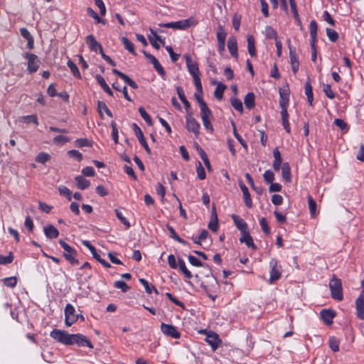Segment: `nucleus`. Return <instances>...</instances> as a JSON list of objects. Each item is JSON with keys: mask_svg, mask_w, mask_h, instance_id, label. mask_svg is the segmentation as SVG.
Here are the masks:
<instances>
[{"mask_svg": "<svg viewBox=\"0 0 364 364\" xmlns=\"http://www.w3.org/2000/svg\"><path fill=\"white\" fill-rule=\"evenodd\" d=\"M115 213H116V216L117 218L120 220V222L124 225L127 228H129L130 227V223L123 216L122 212L118 210V209H115Z\"/></svg>", "mask_w": 364, "mask_h": 364, "instance_id": "69168bd1", "label": "nucleus"}, {"mask_svg": "<svg viewBox=\"0 0 364 364\" xmlns=\"http://www.w3.org/2000/svg\"><path fill=\"white\" fill-rule=\"evenodd\" d=\"M142 53L144 56L152 63L154 68L157 71V73L161 77H164L166 75V72L160 64L159 61L153 55L147 53L146 50H142Z\"/></svg>", "mask_w": 364, "mask_h": 364, "instance_id": "4468645a", "label": "nucleus"}, {"mask_svg": "<svg viewBox=\"0 0 364 364\" xmlns=\"http://www.w3.org/2000/svg\"><path fill=\"white\" fill-rule=\"evenodd\" d=\"M75 144L76 146L79 148H82L84 146L92 147V141L86 138H80L75 141Z\"/></svg>", "mask_w": 364, "mask_h": 364, "instance_id": "79ce46f5", "label": "nucleus"}, {"mask_svg": "<svg viewBox=\"0 0 364 364\" xmlns=\"http://www.w3.org/2000/svg\"><path fill=\"white\" fill-rule=\"evenodd\" d=\"M232 125L233 127V134L235 137L237 139V141L240 143V144L245 148L247 149V144L245 141L242 138V136L237 133L236 127L234 122H232Z\"/></svg>", "mask_w": 364, "mask_h": 364, "instance_id": "052dcab7", "label": "nucleus"}, {"mask_svg": "<svg viewBox=\"0 0 364 364\" xmlns=\"http://www.w3.org/2000/svg\"><path fill=\"white\" fill-rule=\"evenodd\" d=\"M282 176L286 182L290 183L291 181V168L289 163L287 162L282 164Z\"/></svg>", "mask_w": 364, "mask_h": 364, "instance_id": "bb28decb", "label": "nucleus"}, {"mask_svg": "<svg viewBox=\"0 0 364 364\" xmlns=\"http://www.w3.org/2000/svg\"><path fill=\"white\" fill-rule=\"evenodd\" d=\"M68 67L70 68L73 75L78 79L81 78L80 73L77 67V65L70 60H69L67 63Z\"/></svg>", "mask_w": 364, "mask_h": 364, "instance_id": "49530a36", "label": "nucleus"}, {"mask_svg": "<svg viewBox=\"0 0 364 364\" xmlns=\"http://www.w3.org/2000/svg\"><path fill=\"white\" fill-rule=\"evenodd\" d=\"M122 42L123 43L124 48L132 54L136 55V53L134 50V44L126 37L122 38Z\"/></svg>", "mask_w": 364, "mask_h": 364, "instance_id": "ea45409f", "label": "nucleus"}, {"mask_svg": "<svg viewBox=\"0 0 364 364\" xmlns=\"http://www.w3.org/2000/svg\"><path fill=\"white\" fill-rule=\"evenodd\" d=\"M200 124L193 118L191 114H188L186 118V128L188 132L194 134L198 137L200 134Z\"/></svg>", "mask_w": 364, "mask_h": 364, "instance_id": "9d476101", "label": "nucleus"}, {"mask_svg": "<svg viewBox=\"0 0 364 364\" xmlns=\"http://www.w3.org/2000/svg\"><path fill=\"white\" fill-rule=\"evenodd\" d=\"M326 35L331 42H336L338 39V33L333 29L326 28Z\"/></svg>", "mask_w": 364, "mask_h": 364, "instance_id": "603ef678", "label": "nucleus"}, {"mask_svg": "<svg viewBox=\"0 0 364 364\" xmlns=\"http://www.w3.org/2000/svg\"><path fill=\"white\" fill-rule=\"evenodd\" d=\"M196 172H197V176L200 180H204L205 178V177H206L205 171L200 161L198 162V164L196 166Z\"/></svg>", "mask_w": 364, "mask_h": 364, "instance_id": "5fc2aeb1", "label": "nucleus"}, {"mask_svg": "<svg viewBox=\"0 0 364 364\" xmlns=\"http://www.w3.org/2000/svg\"><path fill=\"white\" fill-rule=\"evenodd\" d=\"M239 186L241 189V191L242 192L246 206L249 208H251L252 207V202L247 187L244 184L242 181H239Z\"/></svg>", "mask_w": 364, "mask_h": 364, "instance_id": "6ab92c4d", "label": "nucleus"}, {"mask_svg": "<svg viewBox=\"0 0 364 364\" xmlns=\"http://www.w3.org/2000/svg\"><path fill=\"white\" fill-rule=\"evenodd\" d=\"M167 229L169 231V233H170V237L173 239H174L176 241L178 242L179 243L182 244V245H186L187 244V242L186 240H184L183 239H182L181 237H180L176 232L175 230L173 229V228L169 225H167Z\"/></svg>", "mask_w": 364, "mask_h": 364, "instance_id": "4c0bfd02", "label": "nucleus"}, {"mask_svg": "<svg viewBox=\"0 0 364 364\" xmlns=\"http://www.w3.org/2000/svg\"><path fill=\"white\" fill-rule=\"evenodd\" d=\"M110 125H111V127H112V139L114 140L115 144H118V142H119L118 141L119 136H118V129H117V124H116V123L114 121H112L111 123H110Z\"/></svg>", "mask_w": 364, "mask_h": 364, "instance_id": "bf43d9fd", "label": "nucleus"}, {"mask_svg": "<svg viewBox=\"0 0 364 364\" xmlns=\"http://www.w3.org/2000/svg\"><path fill=\"white\" fill-rule=\"evenodd\" d=\"M228 48L232 57L238 58L237 43L235 36H230L228 41Z\"/></svg>", "mask_w": 364, "mask_h": 364, "instance_id": "a211bd4d", "label": "nucleus"}, {"mask_svg": "<svg viewBox=\"0 0 364 364\" xmlns=\"http://www.w3.org/2000/svg\"><path fill=\"white\" fill-rule=\"evenodd\" d=\"M97 111L99 112V115H100V118L102 119H104V115H103V112H102L103 111L107 114V115L108 117H113L112 112L107 107L106 104L104 102H102L100 100L97 102Z\"/></svg>", "mask_w": 364, "mask_h": 364, "instance_id": "cd10ccee", "label": "nucleus"}, {"mask_svg": "<svg viewBox=\"0 0 364 364\" xmlns=\"http://www.w3.org/2000/svg\"><path fill=\"white\" fill-rule=\"evenodd\" d=\"M200 116L201 119H210L213 117V114L205 101L200 102Z\"/></svg>", "mask_w": 364, "mask_h": 364, "instance_id": "c756f323", "label": "nucleus"}, {"mask_svg": "<svg viewBox=\"0 0 364 364\" xmlns=\"http://www.w3.org/2000/svg\"><path fill=\"white\" fill-rule=\"evenodd\" d=\"M14 260V255L11 252H9V255L3 256L0 255V264H11Z\"/></svg>", "mask_w": 364, "mask_h": 364, "instance_id": "680f3d73", "label": "nucleus"}, {"mask_svg": "<svg viewBox=\"0 0 364 364\" xmlns=\"http://www.w3.org/2000/svg\"><path fill=\"white\" fill-rule=\"evenodd\" d=\"M112 73L114 74H115L116 75H117L118 77H119L122 80H123L127 85H129L133 89L138 88L137 84L126 74L122 73L121 71H119L117 69H112Z\"/></svg>", "mask_w": 364, "mask_h": 364, "instance_id": "aec40b11", "label": "nucleus"}, {"mask_svg": "<svg viewBox=\"0 0 364 364\" xmlns=\"http://www.w3.org/2000/svg\"><path fill=\"white\" fill-rule=\"evenodd\" d=\"M78 319V314H75L74 306L67 304L65 307V323L67 326H70Z\"/></svg>", "mask_w": 364, "mask_h": 364, "instance_id": "1a4fd4ad", "label": "nucleus"}, {"mask_svg": "<svg viewBox=\"0 0 364 364\" xmlns=\"http://www.w3.org/2000/svg\"><path fill=\"white\" fill-rule=\"evenodd\" d=\"M289 90H279V107L281 108V116L282 125L287 133L291 132L290 125L289 123V114L287 107L289 105Z\"/></svg>", "mask_w": 364, "mask_h": 364, "instance_id": "f03ea898", "label": "nucleus"}, {"mask_svg": "<svg viewBox=\"0 0 364 364\" xmlns=\"http://www.w3.org/2000/svg\"><path fill=\"white\" fill-rule=\"evenodd\" d=\"M67 154L70 157L75 159L77 161L82 160V154L77 150L72 149L68 151Z\"/></svg>", "mask_w": 364, "mask_h": 364, "instance_id": "e2e57ef3", "label": "nucleus"}, {"mask_svg": "<svg viewBox=\"0 0 364 364\" xmlns=\"http://www.w3.org/2000/svg\"><path fill=\"white\" fill-rule=\"evenodd\" d=\"M240 242L241 243H245L247 247H252L253 250H257V246L253 242V239L248 230L242 233V237L240 238Z\"/></svg>", "mask_w": 364, "mask_h": 364, "instance_id": "393cba45", "label": "nucleus"}, {"mask_svg": "<svg viewBox=\"0 0 364 364\" xmlns=\"http://www.w3.org/2000/svg\"><path fill=\"white\" fill-rule=\"evenodd\" d=\"M265 36L267 38H274L275 41L279 40L277 31L270 26L265 27Z\"/></svg>", "mask_w": 364, "mask_h": 364, "instance_id": "a19ab883", "label": "nucleus"}, {"mask_svg": "<svg viewBox=\"0 0 364 364\" xmlns=\"http://www.w3.org/2000/svg\"><path fill=\"white\" fill-rule=\"evenodd\" d=\"M329 289L331 296L334 300L341 301L343 299L341 279L338 278L335 274H333L329 282Z\"/></svg>", "mask_w": 364, "mask_h": 364, "instance_id": "20e7f679", "label": "nucleus"}, {"mask_svg": "<svg viewBox=\"0 0 364 364\" xmlns=\"http://www.w3.org/2000/svg\"><path fill=\"white\" fill-rule=\"evenodd\" d=\"M227 36V33L223 28V26L219 25L217 31L216 38L218 43H225Z\"/></svg>", "mask_w": 364, "mask_h": 364, "instance_id": "58836bf2", "label": "nucleus"}, {"mask_svg": "<svg viewBox=\"0 0 364 364\" xmlns=\"http://www.w3.org/2000/svg\"><path fill=\"white\" fill-rule=\"evenodd\" d=\"M59 244L65 250L63 253L65 259L73 265L78 264L79 261L75 258L77 255V251L63 240H59Z\"/></svg>", "mask_w": 364, "mask_h": 364, "instance_id": "423d86ee", "label": "nucleus"}, {"mask_svg": "<svg viewBox=\"0 0 364 364\" xmlns=\"http://www.w3.org/2000/svg\"><path fill=\"white\" fill-rule=\"evenodd\" d=\"M244 103L247 109H253L255 106V94L253 92H248L244 98Z\"/></svg>", "mask_w": 364, "mask_h": 364, "instance_id": "c85d7f7f", "label": "nucleus"}, {"mask_svg": "<svg viewBox=\"0 0 364 364\" xmlns=\"http://www.w3.org/2000/svg\"><path fill=\"white\" fill-rule=\"evenodd\" d=\"M16 284L17 278L16 277H7L4 279V284L10 288L15 287Z\"/></svg>", "mask_w": 364, "mask_h": 364, "instance_id": "13d9d810", "label": "nucleus"}, {"mask_svg": "<svg viewBox=\"0 0 364 364\" xmlns=\"http://www.w3.org/2000/svg\"><path fill=\"white\" fill-rule=\"evenodd\" d=\"M323 91L324 92L326 97L331 100L334 99L336 97L335 93L331 90V87L328 84H323Z\"/></svg>", "mask_w": 364, "mask_h": 364, "instance_id": "6e6d98bb", "label": "nucleus"}, {"mask_svg": "<svg viewBox=\"0 0 364 364\" xmlns=\"http://www.w3.org/2000/svg\"><path fill=\"white\" fill-rule=\"evenodd\" d=\"M305 94L307 97L308 102L309 103L310 106L313 105V100H314V95H313V89L311 87V85L310 83L309 78L305 83Z\"/></svg>", "mask_w": 364, "mask_h": 364, "instance_id": "f704fd0d", "label": "nucleus"}, {"mask_svg": "<svg viewBox=\"0 0 364 364\" xmlns=\"http://www.w3.org/2000/svg\"><path fill=\"white\" fill-rule=\"evenodd\" d=\"M288 48L289 50V58L291 70L294 74H296L299 70V61L296 53L295 48L291 46L290 40H288Z\"/></svg>", "mask_w": 364, "mask_h": 364, "instance_id": "ddd939ff", "label": "nucleus"}, {"mask_svg": "<svg viewBox=\"0 0 364 364\" xmlns=\"http://www.w3.org/2000/svg\"><path fill=\"white\" fill-rule=\"evenodd\" d=\"M232 219L233 220L235 226L241 232V233L248 230L247 223L243 219L240 218L238 215L233 214L232 215Z\"/></svg>", "mask_w": 364, "mask_h": 364, "instance_id": "412c9836", "label": "nucleus"}, {"mask_svg": "<svg viewBox=\"0 0 364 364\" xmlns=\"http://www.w3.org/2000/svg\"><path fill=\"white\" fill-rule=\"evenodd\" d=\"M270 269V277L269 283L272 284L276 281L279 280L282 276V267L279 264L278 261L272 258L269 262Z\"/></svg>", "mask_w": 364, "mask_h": 364, "instance_id": "6e6552de", "label": "nucleus"}, {"mask_svg": "<svg viewBox=\"0 0 364 364\" xmlns=\"http://www.w3.org/2000/svg\"><path fill=\"white\" fill-rule=\"evenodd\" d=\"M183 57L186 59L188 70L193 78L197 92L203 94V87L200 78V71L198 63L196 61H193L191 57L188 54H185Z\"/></svg>", "mask_w": 364, "mask_h": 364, "instance_id": "7ed1b4c3", "label": "nucleus"}, {"mask_svg": "<svg viewBox=\"0 0 364 364\" xmlns=\"http://www.w3.org/2000/svg\"><path fill=\"white\" fill-rule=\"evenodd\" d=\"M114 287L116 289H121V291L124 293L127 292L130 289V287L124 281L122 280L114 282Z\"/></svg>", "mask_w": 364, "mask_h": 364, "instance_id": "864d4df0", "label": "nucleus"}, {"mask_svg": "<svg viewBox=\"0 0 364 364\" xmlns=\"http://www.w3.org/2000/svg\"><path fill=\"white\" fill-rule=\"evenodd\" d=\"M321 318L323 320V323L326 325H331L333 323V320L336 316V312L331 309H323L320 312Z\"/></svg>", "mask_w": 364, "mask_h": 364, "instance_id": "dca6fc26", "label": "nucleus"}, {"mask_svg": "<svg viewBox=\"0 0 364 364\" xmlns=\"http://www.w3.org/2000/svg\"><path fill=\"white\" fill-rule=\"evenodd\" d=\"M247 49L248 53L251 57H255L257 55L256 48H255V38L252 35H249L247 36Z\"/></svg>", "mask_w": 364, "mask_h": 364, "instance_id": "72a5a7b5", "label": "nucleus"}, {"mask_svg": "<svg viewBox=\"0 0 364 364\" xmlns=\"http://www.w3.org/2000/svg\"><path fill=\"white\" fill-rule=\"evenodd\" d=\"M289 5H290L291 11V13H292V15L295 20L296 23L298 26H301L302 23H301V21L299 14L298 13L296 1L293 2V3H289Z\"/></svg>", "mask_w": 364, "mask_h": 364, "instance_id": "c9c22d12", "label": "nucleus"}, {"mask_svg": "<svg viewBox=\"0 0 364 364\" xmlns=\"http://www.w3.org/2000/svg\"><path fill=\"white\" fill-rule=\"evenodd\" d=\"M50 158V154L45 152H40L36 157V161L44 164L46 162L48 161Z\"/></svg>", "mask_w": 364, "mask_h": 364, "instance_id": "09e8293b", "label": "nucleus"}, {"mask_svg": "<svg viewBox=\"0 0 364 364\" xmlns=\"http://www.w3.org/2000/svg\"><path fill=\"white\" fill-rule=\"evenodd\" d=\"M132 129L140 144L144 147L147 154H151V149L148 146V144L140 127L136 123H133Z\"/></svg>", "mask_w": 364, "mask_h": 364, "instance_id": "f8f14e48", "label": "nucleus"}, {"mask_svg": "<svg viewBox=\"0 0 364 364\" xmlns=\"http://www.w3.org/2000/svg\"><path fill=\"white\" fill-rule=\"evenodd\" d=\"M139 282L144 286V289H145V291L147 294H150L152 291V289L154 290V291L155 292V294H159V291L158 290L156 289L155 287H152V288H151L149 287V282L145 279H143V278H140L139 279Z\"/></svg>", "mask_w": 364, "mask_h": 364, "instance_id": "8fccbe9b", "label": "nucleus"}, {"mask_svg": "<svg viewBox=\"0 0 364 364\" xmlns=\"http://www.w3.org/2000/svg\"><path fill=\"white\" fill-rule=\"evenodd\" d=\"M273 156H274V162L272 164L273 168L276 171H279L281 168L282 159L281 156V153L279 151L278 148H274L273 150Z\"/></svg>", "mask_w": 364, "mask_h": 364, "instance_id": "a878e982", "label": "nucleus"}, {"mask_svg": "<svg viewBox=\"0 0 364 364\" xmlns=\"http://www.w3.org/2000/svg\"><path fill=\"white\" fill-rule=\"evenodd\" d=\"M259 224H260L262 231L265 234L269 235L270 234V228H269L268 223H267V220L264 218H262L259 220Z\"/></svg>", "mask_w": 364, "mask_h": 364, "instance_id": "774afa93", "label": "nucleus"}, {"mask_svg": "<svg viewBox=\"0 0 364 364\" xmlns=\"http://www.w3.org/2000/svg\"><path fill=\"white\" fill-rule=\"evenodd\" d=\"M231 105L239 112L241 114L243 113V106L242 101L237 98L232 97L230 99Z\"/></svg>", "mask_w": 364, "mask_h": 364, "instance_id": "a18cd8bd", "label": "nucleus"}, {"mask_svg": "<svg viewBox=\"0 0 364 364\" xmlns=\"http://www.w3.org/2000/svg\"><path fill=\"white\" fill-rule=\"evenodd\" d=\"M23 58L28 60L27 70L29 73H36L39 68L41 61L38 57L33 53H26Z\"/></svg>", "mask_w": 364, "mask_h": 364, "instance_id": "0eeeda50", "label": "nucleus"}, {"mask_svg": "<svg viewBox=\"0 0 364 364\" xmlns=\"http://www.w3.org/2000/svg\"><path fill=\"white\" fill-rule=\"evenodd\" d=\"M139 112L144 120L147 123L149 126H152L153 122L150 115L146 112L143 107H139Z\"/></svg>", "mask_w": 364, "mask_h": 364, "instance_id": "de8ad7c7", "label": "nucleus"}, {"mask_svg": "<svg viewBox=\"0 0 364 364\" xmlns=\"http://www.w3.org/2000/svg\"><path fill=\"white\" fill-rule=\"evenodd\" d=\"M58 191L62 196L66 197L68 200H71L72 192L66 186H61L58 188Z\"/></svg>", "mask_w": 364, "mask_h": 364, "instance_id": "4d7b16f0", "label": "nucleus"}, {"mask_svg": "<svg viewBox=\"0 0 364 364\" xmlns=\"http://www.w3.org/2000/svg\"><path fill=\"white\" fill-rule=\"evenodd\" d=\"M21 121L25 123H27V124H29L31 122H33L36 124H38L37 116L35 114L23 116L21 118Z\"/></svg>", "mask_w": 364, "mask_h": 364, "instance_id": "0e129e2a", "label": "nucleus"}, {"mask_svg": "<svg viewBox=\"0 0 364 364\" xmlns=\"http://www.w3.org/2000/svg\"><path fill=\"white\" fill-rule=\"evenodd\" d=\"M20 33L23 38L27 40V47L32 50L34 48V40L28 30L26 28H20Z\"/></svg>", "mask_w": 364, "mask_h": 364, "instance_id": "5701e85b", "label": "nucleus"}, {"mask_svg": "<svg viewBox=\"0 0 364 364\" xmlns=\"http://www.w3.org/2000/svg\"><path fill=\"white\" fill-rule=\"evenodd\" d=\"M317 29L318 26L315 20H312L309 24L310 31V44L311 48V60L315 62L316 60V43L317 41Z\"/></svg>", "mask_w": 364, "mask_h": 364, "instance_id": "39448f33", "label": "nucleus"}, {"mask_svg": "<svg viewBox=\"0 0 364 364\" xmlns=\"http://www.w3.org/2000/svg\"><path fill=\"white\" fill-rule=\"evenodd\" d=\"M340 341L336 337H331L329 338V348L333 352H338L339 350Z\"/></svg>", "mask_w": 364, "mask_h": 364, "instance_id": "3c124183", "label": "nucleus"}, {"mask_svg": "<svg viewBox=\"0 0 364 364\" xmlns=\"http://www.w3.org/2000/svg\"><path fill=\"white\" fill-rule=\"evenodd\" d=\"M263 178L267 183H269L274 181V174L271 170H267L263 174Z\"/></svg>", "mask_w": 364, "mask_h": 364, "instance_id": "338daca9", "label": "nucleus"}, {"mask_svg": "<svg viewBox=\"0 0 364 364\" xmlns=\"http://www.w3.org/2000/svg\"><path fill=\"white\" fill-rule=\"evenodd\" d=\"M75 182L77 184V187L80 190H85V189L87 188L90 185V181L86 179L82 176H76L75 178Z\"/></svg>", "mask_w": 364, "mask_h": 364, "instance_id": "7c9ffc66", "label": "nucleus"}, {"mask_svg": "<svg viewBox=\"0 0 364 364\" xmlns=\"http://www.w3.org/2000/svg\"><path fill=\"white\" fill-rule=\"evenodd\" d=\"M161 331L164 335L173 338H179L181 336V333L177 330L176 327L171 324L162 323L161 324Z\"/></svg>", "mask_w": 364, "mask_h": 364, "instance_id": "9b49d317", "label": "nucleus"}, {"mask_svg": "<svg viewBox=\"0 0 364 364\" xmlns=\"http://www.w3.org/2000/svg\"><path fill=\"white\" fill-rule=\"evenodd\" d=\"M213 83L217 85V87L214 92L215 97L218 100H222L223 97V92L227 88L226 85L221 82H218L216 81H213Z\"/></svg>", "mask_w": 364, "mask_h": 364, "instance_id": "2f4dec72", "label": "nucleus"}, {"mask_svg": "<svg viewBox=\"0 0 364 364\" xmlns=\"http://www.w3.org/2000/svg\"><path fill=\"white\" fill-rule=\"evenodd\" d=\"M308 204L311 216L315 218L316 215V203L311 196H308Z\"/></svg>", "mask_w": 364, "mask_h": 364, "instance_id": "37998d69", "label": "nucleus"}, {"mask_svg": "<svg viewBox=\"0 0 364 364\" xmlns=\"http://www.w3.org/2000/svg\"><path fill=\"white\" fill-rule=\"evenodd\" d=\"M85 42L91 51L96 53L99 51L100 53L103 50L102 45L96 41L95 36L92 34L86 37Z\"/></svg>", "mask_w": 364, "mask_h": 364, "instance_id": "2eb2a0df", "label": "nucleus"}, {"mask_svg": "<svg viewBox=\"0 0 364 364\" xmlns=\"http://www.w3.org/2000/svg\"><path fill=\"white\" fill-rule=\"evenodd\" d=\"M356 316L360 320H364V297L358 296L355 300Z\"/></svg>", "mask_w": 364, "mask_h": 364, "instance_id": "f3484780", "label": "nucleus"}, {"mask_svg": "<svg viewBox=\"0 0 364 364\" xmlns=\"http://www.w3.org/2000/svg\"><path fill=\"white\" fill-rule=\"evenodd\" d=\"M82 244L89 249L91 254L92 255V257L97 260V258L100 257V255L97 252V250L95 247L90 243L88 240H82Z\"/></svg>", "mask_w": 364, "mask_h": 364, "instance_id": "c03bdc74", "label": "nucleus"}, {"mask_svg": "<svg viewBox=\"0 0 364 364\" xmlns=\"http://www.w3.org/2000/svg\"><path fill=\"white\" fill-rule=\"evenodd\" d=\"M178 262L180 271L185 275L187 279H191L193 275L191 272L186 268L185 262L181 258L178 259Z\"/></svg>", "mask_w": 364, "mask_h": 364, "instance_id": "e433bc0d", "label": "nucleus"}, {"mask_svg": "<svg viewBox=\"0 0 364 364\" xmlns=\"http://www.w3.org/2000/svg\"><path fill=\"white\" fill-rule=\"evenodd\" d=\"M95 79L103 90L110 96H113V92L106 83L104 77L100 75H96Z\"/></svg>", "mask_w": 364, "mask_h": 364, "instance_id": "473e14b6", "label": "nucleus"}, {"mask_svg": "<svg viewBox=\"0 0 364 364\" xmlns=\"http://www.w3.org/2000/svg\"><path fill=\"white\" fill-rule=\"evenodd\" d=\"M50 336L56 341L66 346L76 344L79 347L87 346L93 348L90 341L81 333L70 334L66 331L55 328L50 333Z\"/></svg>", "mask_w": 364, "mask_h": 364, "instance_id": "f257e3e1", "label": "nucleus"}, {"mask_svg": "<svg viewBox=\"0 0 364 364\" xmlns=\"http://www.w3.org/2000/svg\"><path fill=\"white\" fill-rule=\"evenodd\" d=\"M205 341L214 350L218 348L219 343H221V340L219 338L218 335L214 333L208 334Z\"/></svg>", "mask_w": 364, "mask_h": 364, "instance_id": "4be33fe9", "label": "nucleus"}, {"mask_svg": "<svg viewBox=\"0 0 364 364\" xmlns=\"http://www.w3.org/2000/svg\"><path fill=\"white\" fill-rule=\"evenodd\" d=\"M45 235L49 239H55L59 235V231L53 225H48L43 229Z\"/></svg>", "mask_w": 364, "mask_h": 364, "instance_id": "b1692460", "label": "nucleus"}]
</instances>
